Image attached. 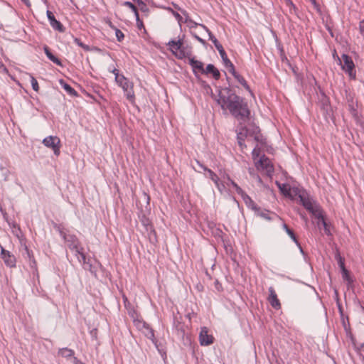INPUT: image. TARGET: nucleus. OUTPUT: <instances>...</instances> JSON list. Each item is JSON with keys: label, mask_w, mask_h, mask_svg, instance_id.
<instances>
[{"label": "nucleus", "mask_w": 364, "mask_h": 364, "mask_svg": "<svg viewBox=\"0 0 364 364\" xmlns=\"http://www.w3.org/2000/svg\"><path fill=\"white\" fill-rule=\"evenodd\" d=\"M185 37L184 34L179 35L178 36V39L176 40L174 38H171L167 43L166 46H168V49L171 53H174L173 49H178L181 48V45L185 44Z\"/></svg>", "instance_id": "nucleus-12"}, {"label": "nucleus", "mask_w": 364, "mask_h": 364, "mask_svg": "<svg viewBox=\"0 0 364 364\" xmlns=\"http://www.w3.org/2000/svg\"><path fill=\"white\" fill-rule=\"evenodd\" d=\"M326 30L328 31L329 34H330L331 36H333V31H332L331 28L330 26H326Z\"/></svg>", "instance_id": "nucleus-63"}, {"label": "nucleus", "mask_w": 364, "mask_h": 364, "mask_svg": "<svg viewBox=\"0 0 364 364\" xmlns=\"http://www.w3.org/2000/svg\"><path fill=\"white\" fill-rule=\"evenodd\" d=\"M226 179L228 181L229 186H232L234 188H235L238 185L232 181L228 175L226 176Z\"/></svg>", "instance_id": "nucleus-51"}, {"label": "nucleus", "mask_w": 364, "mask_h": 364, "mask_svg": "<svg viewBox=\"0 0 364 364\" xmlns=\"http://www.w3.org/2000/svg\"><path fill=\"white\" fill-rule=\"evenodd\" d=\"M215 48L218 50L219 54H223L225 52V49L223 48L222 44L220 43L217 46H215Z\"/></svg>", "instance_id": "nucleus-52"}, {"label": "nucleus", "mask_w": 364, "mask_h": 364, "mask_svg": "<svg viewBox=\"0 0 364 364\" xmlns=\"http://www.w3.org/2000/svg\"><path fill=\"white\" fill-rule=\"evenodd\" d=\"M210 180L215 183V186L221 181L216 174L211 177Z\"/></svg>", "instance_id": "nucleus-53"}, {"label": "nucleus", "mask_w": 364, "mask_h": 364, "mask_svg": "<svg viewBox=\"0 0 364 364\" xmlns=\"http://www.w3.org/2000/svg\"><path fill=\"white\" fill-rule=\"evenodd\" d=\"M63 237L67 244L68 248L72 250L76 249L77 246L80 245V242L77 237L73 235L63 234Z\"/></svg>", "instance_id": "nucleus-13"}, {"label": "nucleus", "mask_w": 364, "mask_h": 364, "mask_svg": "<svg viewBox=\"0 0 364 364\" xmlns=\"http://www.w3.org/2000/svg\"><path fill=\"white\" fill-rule=\"evenodd\" d=\"M301 204L316 218H321L322 210L320 205L314 200L310 198L306 193H301L298 194Z\"/></svg>", "instance_id": "nucleus-2"}, {"label": "nucleus", "mask_w": 364, "mask_h": 364, "mask_svg": "<svg viewBox=\"0 0 364 364\" xmlns=\"http://www.w3.org/2000/svg\"><path fill=\"white\" fill-rule=\"evenodd\" d=\"M333 58L335 60L337 61L338 64H341V57L340 58L337 53H336V49L333 50Z\"/></svg>", "instance_id": "nucleus-48"}, {"label": "nucleus", "mask_w": 364, "mask_h": 364, "mask_svg": "<svg viewBox=\"0 0 364 364\" xmlns=\"http://www.w3.org/2000/svg\"><path fill=\"white\" fill-rule=\"evenodd\" d=\"M74 43L77 45L79 47L82 48L85 51H90V47L87 45V44H85L80 38H74Z\"/></svg>", "instance_id": "nucleus-30"}, {"label": "nucleus", "mask_w": 364, "mask_h": 364, "mask_svg": "<svg viewBox=\"0 0 364 364\" xmlns=\"http://www.w3.org/2000/svg\"><path fill=\"white\" fill-rule=\"evenodd\" d=\"M58 354L64 358H70L74 355V351L68 348H63L59 350Z\"/></svg>", "instance_id": "nucleus-26"}, {"label": "nucleus", "mask_w": 364, "mask_h": 364, "mask_svg": "<svg viewBox=\"0 0 364 364\" xmlns=\"http://www.w3.org/2000/svg\"><path fill=\"white\" fill-rule=\"evenodd\" d=\"M134 92H127V99L129 100L131 102H134Z\"/></svg>", "instance_id": "nucleus-55"}, {"label": "nucleus", "mask_w": 364, "mask_h": 364, "mask_svg": "<svg viewBox=\"0 0 364 364\" xmlns=\"http://www.w3.org/2000/svg\"><path fill=\"white\" fill-rule=\"evenodd\" d=\"M210 96L223 110H229L237 119L249 118L250 112L247 102L235 92H210Z\"/></svg>", "instance_id": "nucleus-1"}, {"label": "nucleus", "mask_w": 364, "mask_h": 364, "mask_svg": "<svg viewBox=\"0 0 364 364\" xmlns=\"http://www.w3.org/2000/svg\"><path fill=\"white\" fill-rule=\"evenodd\" d=\"M84 249L80 245L77 246L76 249H73L71 251L74 253L75 256L77 257L78 262L82 264L83 268L85 270L90 271L92 274H96V269L93 267L91 259L90 258H87L85 254L83 252Z\"/></svg>", "instance_id": "nucleus-3"}, {"label": "nucleus", "mask_w": 364, "mask_h": 364, "mask_svg": "<svg viewBox=\"0 0 364 364\" xmlns=\"http://www.w3.org/2000/svg\"><path fill=\"white\" fill-rule=\"evenodd\" d=\"M173 15L174 16V17L176 18V19L177 20L180 27L181 28V22L183 21V18L182 16H181V14H179L178 12L176 11H173Z\"/></svg>", "instance_id": "nucleus-46"}, {"label": "nucleus", "mask_w": 364, "mask_h": 364, "mask_svg": "<svg viewBox=\"0 0 364 364\" xmlns=\"http://www.w3.org/2000/svg\"><path fill=\"white\" fill-rule=\"evenodd\" d=\"M58 83L65 91H75L65 80L60 79Z\"/></svg>", "instance_id": "nucleus-27"}, {"label": "nucleus", "mask_w": 364, "mask_h": 364, "mask_svg": "<svg viewBox=\"0 0 364 364\" xmlns=\"http://www.w3.org/2000/svg\"><path fill=\"white\" fill-rule=\"evenodd\" d=\"M186 24H187V26L190 29H192L193 28H196L197 26H200L201 27V26H200L201 23H196V21H194L192 19L186 20Z\"/></svg>", "instance_id": "nucleus-38"}, {"label": "nucleus", "mask_w": 364, "mask_h": 364, "mask_svg": "<svg viewBox=\"0 0 364 364\" xmlns=\"http://www.w3.org/2000/svg\"><path fill=\"white\" fill-rule=\"evenodd\" d=\"M1 257L4 260V264L9 267H15L16 264V259L15 256L9 251L6 250L1 246Z\"/></svg>", "instance_id": "nucleus-10"}, {"label": "nucleus", "mask_w": 364, "mask_h": 364, "mask_svg": "<svg viewBox=\"0 0 364 364\" xmlns=\"http://www.w3.org/2000/svg\"><path fill=\"white\" fill-rule=\"evenodd\" d=\"M316 219L320 220L321 222L323 223V227L325 233L327 235H331L329 225H328V223L325 220V219L323 218V213L321 214V218H316Z\"/></svg>", "instance_id": "nucleus-29"}, {"label": "nucleus", "mask_w": 364, "mask_h": 364, "mask_svg": "<svg viewBox=\"0 0 364 364\" xmlns=\"http://www.w3.org/2000/svg\"><path fill=\"white\" fill-rule=\"evenodd\" d=\"M313 5L314 9L316 11V12L321 16L322 15V10L321 8L320 4L316 1V0H309Z\"/></svg>", "instance_id": "nucleus-37"}, {"label": "nucleus", "mask_w": 364, "mask_h": 364, "mask_svg": "<svg viewBox=\"0 0 364 364\" xmlns=\"http://www.w3.org/2000/svg\"><path fill=\"white\" fill-rule=\"evenodd\" d=\"M46 16L49 23L55 18L53 13L50 11L49 9H47L46 11Z\"/></svg>", "instance_id": "nucleus-47"}, {"label": "nucleus", "mask_w": 364, "mask_h": 364, "mask_svg": "<svg viewBox=\"0 0 364 364\" xmlns=\"http://www.w3.org/2000/svg\"><path fill=\"white\" fill-rule=\"evenodd\" d=\"M203 85L204 88H205L206 90L208 89V90H210V91H213L210 86L208 83L203 82Z\"/></svg>", "instance_id": "nucleus-61"}, {"label": "nucleus", "mask_w": 364, "mask_h": 364, "mask_svg": "<svg viewBox=\"0 0 364 364\" xmlns=\"http://www.w3.org/2000/svg\"><path fill=\"white\" fill-rule=\"evenodd\" d=\"M235 191L237 194H239L241 197L245 193V192L238 186L235 188Z\"/></svg>", "instance_id": "nucleus-56"}, {"label": "nucleus", "mask_w": 364, "mask_h": 364, "mask_svg": "<svg viewBox=\"0 0 364 364\" xmlns=\"http://www.w3.org/2000/svg\"><path fill=\"white\" fill-rule=\"evenodd\" d=\"M255 166L258 171H262L269 176L274 172V166L269 158L262 155L257 161H255Z\"/></svg>", "instance_id": "nucleus-5"}, {"label": "nucleus", "mask_w": 364, "mask_h": 364, "mask_svg": "<svg viewBox=\"0 0 364 364\" xmlns=\"http://www.w3.org/2000/svg\"><path fill=\"white\" fill-rule=\"evenodd\" d=\"M191 33L193 36V37L196 40H197L198 42H200L203 46H205L206 45V41L204 39H203L202 38L198 36L196 33H193L192 31H191Z\"/></svg>", "instance_id": "nucleus-44"}, {"label": "nucleus", "mask_w": 364, "mask_h": 364, "mask_svg": "<svg viewBox=\"0 0 364 364\" xmlns=\"http://www.w3.org/2000/svg\"><path fill=\"white\" fill-rule=\"evenodd\" d=\"M247 130L242 129L240 132L237 134V141H245V138L246 137Z\"/></svg>", "instance_id": "nucleus-43"}, {"label": "nucleus", "mask_w": 364, "mask_h": 364, "mask_svg": "<svg viewBox=\"0 0 364 364\" xmlns=\"http://www.w3.org/2000/svg\"><path fill=\"white\" fill-rule=\"evenodd\" d=\"M122 5L129 8L132 10V11L134 13V14H137L139 12L136 6L131 1H124L122 3Z\"/></svg>", "instance_id": "nucleus-31"}, {"label": "nucleus", "mask_w": 364, "mask_h": 364, "mask_svg": "<svg viewBox=\"0 0 364 364\" xmlns=\"http://www.w3.org/2000/svg\"><path fill=\"white\" fill-rule=\"evenodd\" d=\"M107 23L108 26H109V28H112V30H115L117 28V27L112 23V21L110 20H109Z\"/></svg>", "instance_id": "nucleus-58"}, {"label": "nucleus", "mask_w": 364, "mask_h": 364, "mask_svg": "<svg viewBox=\"0 0 364 364\" xmlns=\"http://www.w3.org/2000/svg\"><path fill=\"white\" fill-rule=\"evenodd\" d=\"M237 143L242 150L243 149V148L246 147V145L244 144V141H237Z\"/></svg>", "instance_id": "nucleus-59"}, {"label": "nucleus", "mask_w": 364, "mask_h": 364, "mask_svg": "<svg viewBox=\"0 0 364 364\" xmlns=\"http://www.w3.org/2000/svg\"><path fill=\"white\" fill-rule=\"evenodd\" d=\"M276 184L282 194L291 198L297 196L300 192L298 188L291 187L288 183H281L277 181Z\"/></svg>", "instance_id": "nucleus-8"}, {"label": "nucleus", "mask_w": 364, "mask_h": 364, "mask_svg": "<svg viewBox=\"0 0 364 364\" xmlns=\"http://www.w3.org/2000/svg\"><path fill=\"white\" fill-rule=\"evenodd\" d=\"M242 198L248 208L255 211H259V208L246 193L242 196Z\"/></svg>", "instance_id": "nucleus-20"}, {"label": "nucleus", "mask_w": 364, "mask_h": 364, "mask_svg": "<svg viewBox=\"0 0 364 364\" xmlns=\"http://www.w3.org/2000/svg\"><path fill=\"white\" fill-rule=\"evenodd\" d=\"M201 27L207 32L208 35V40L210 41L214 46H217L220 43L219 41L217 38L213 35V33L210 31V30L204 24H200Z\"/></svg>", "instance_id": "nucleus-24"}, {"label": "nucleus", "mask_w": 364, "mask_h": 364, "mask_svg": "<svg viewBox=\"0 0 364 364\" xmlns=\"http://www.w3.org/2000/svg\"><path fill=\"white\" fill-rule=\"evenodd\" d=\"M352 94H353V92H349L346 97H347V100L348 102V107H349L350 112H351L353 116L356 117L357 114H358L357 113L358 105H357V102L354 103L353 96L352 95Z\"/></svg>", "instance_id": "nucleus-18"}, {"label": "nucleus", "mask_w": 364, "mask_h": 364, "mask_svg": "<svg viewBox=\"0 0 364 364\" xmlns=\"http://www.w3.org/2000/svg\"><path fill=\"white\" fill-rule=\"evenodd\" d=\"M320 95H321V97L322 98V100L323 101V105H327L328 103V99L326 97L325 92H320Z\"/></svg>", "instance_id": "nucleus-50"}, {"label": "nucleus", "mask_w": 364, "mask_h": 364, "mask_svg": "<svg viewBox=\"0 0 364 364\" xmlns=\"http://www.w3.org/2000/svg\"><path fill=\"white\" fill-rule=\"evenodd\" d=\"M226 178V176L224 177V181H221L217 186V188L218 191L221 194H224L225 193L230 194V190H229V183L228 181L225 179Z\"/></svg>", "instance_id": "nucleus-21"}, {"label": "nucleus", "mask_w": 364, "mask_h": 364, "mask_svg": "<svg viewBox=\"0 0 364 364\" xmlns=\"http://www.w3.org/2000/svg\"><path fill=\"white\" fill-rule=\"evenodd\" d=\"M220 58L223 61V64L225 68L232 63L231 60L228 58L226 52H225L223 54H220Z\"/></svg>", "instance_id": "nucleus-34"}, {"label": "nucleus", "mask_w": 364, "mask_h": 364, "mask_svg": "<svg viewBox=\"0 0 364 364\" xmlns=\"http://www.w3.org/2000/svg\"><path fill=\"white\" fill-rule=\"evenodd\" d=\"M42 143L47 148L51 149L55 156L60 154V139L57 136H48L43 139Z\"/></svg>", "instance_id": "nucleus-6"}, {"label": "nucleus", "mask_w": 364, "mask_h": 364, "mask_svg": "<svg viewBox=\"0 0 364 364\" xmlns=\"http://www.w3.org/2000/svg\"><path fill=\"white\" fill-rule=\"evenodd\" d=\"M49 23L54 30L60 33H64L65 31V27L60 21L57 20L56 18L52 20V21H50Z\"/></svg>", "instance_id": "nucleus-23"}, {"label": "nucleus", "mask_w": 364, "mask_h": 364, "mask_svg": "<svg viewBox=\"0 0 364 364\" xmlns=\"http://www.w3.org/2000/svg\"><path fill=\"white\" fill-rule=\"evenodd\" d=\"M188 60V63L191 67L193 73L197 78H199V73L204 75L205 68L204 67V63L203 62L196 59V57L193 55L190 57Z\"/></svg>", "instance_id": "nucleus-7"}, {"label": "nucleus", "mask_w": 364, "mask_h": 364, "mask_svg": "<svg viewBox=\"0 0 364 364\" xmlns=\"http://www.w3.org/2000/svg\"><path fill=\"white\" fill-rule=\"evenodd\" d=\"M0 68H2L4 72H8L6 67L1 60H0Z\"/></svg>", "instance_id": "nucleus-62"}, {"label": "nucleus", "mask_w": 364, "mask_h": 364, "mask_svg": "<svg viewBox=\"0 0 364 364\" xmlns=\"http://www.w3.org/2000/svg\"><path fill=\"white\" fill-rule=\"evenodd\" d=\"M43 49L49 60L60 67H63L62 60L52 53L50 48L48 46L44 45Z\"/></svg>", "instance_id": "nucleus-14"}, {"label": "nucleus", "mask_w": 364, "mask_h": 364, "mask_svg": "<svg viewBox=\"0 0 364 364\" xmlns=\"http://www.w3.org/2000/svg\"><path fill=\"white\" fill-rule=\"evenodd\" d=\"M74 364H83L81 361L77 359V358L74 357Z\"/></svg>", "instance_id": "nucleus-64"}, {"label": "nucleus", "mask_w": 364, "mask_h": 364, "mask_svg": "<svg viewBox=\"0 0 364 364\" xmlns=\"http://www.w3.org/2000/svg\"><path fill=\"white\" fill-rule=\"evenodd\" d=\"M204 75H211L213 78L215 80H219L221 77L220 70L212 63H209L206 65Z\"/></svg>", "instance_id": "nucleus-16"}, {"label": "nucleus", "mask_w": 364, "mask_h": 364, "mask_svg": "<svg viewBox=\"0 0 364 364\" xmlns=\"http://www.w3.org/2000/svg\"><path fill=\"white\" fill-rule=\"evenodd\" d=\"M197 164L199 165L200 168H202L205 171L207 172L206 176L208 177L210 179L211 178V177L215 175V173L212 170L208 168L207 167L201 164L199 161H197Z\"/></svg>", "instance_id": "nucleus-35"}, {"label": "nucleus", "mask_w": 364, "mask_h": 364, "mask_svg": "<svg viewBox=\"0 0 364 364\" xmlns=\"http://www.w3.org/2000/svg\"><path fill=\"white\" fill-rule=\"evenodd\" d=\"M342 272V277L344 280H346L348 282V283H351L353 281L349 275V272L346 269H344L341 270Z\"/></svg>", "instance_id": "nucleus-39"}, {"label": "nucleus", "mask_w": 364, "mask_h": 364, "mask_svg": "<svg viewBox=\"0 0 364 364\" xmlns=\"http://www.w3.org/2000/svg\"><path fill=\"white\" fill-rule=\"evenodd\" d=\"M234 78L244 87L246 91H252L245 79L239 73L234 76Z\"/></svg>", "instance_id": "nucleus-25"}, {"label": "nucleus", "mask_w": 364, "mask_h": 364, "mask_svg": "<svg viewBox=\"0 0 364 364\" xmlns=\"http://www.w3.org/2000/svg\"><path fill=\"white\" fill-rule=\"evenodd\" d=\"M260 154L261 149L258 146V145H257L252 151V159L255 162L258 161L257 158L260 156Z\"/></svg>", "instance_id": "nucleus-32"}, {"label": "nucleus", "mask_w": 364, "mask_h": 364, "mask_svg": "<svg viewBox=\"0 0 364 364\" xmlns=\"http://www.w3.org/2000/svg\"><path fill=\"white\" fill-rule=\"evenodd\" d=\"M285 2L287 4V5L290 7V9H289L290 13L292 12V10L294 12H296L297 11L296 6L293 3V1L291 0H285Z\"/></svg>", "instance_id": "nucleus-41"}, {"label": "nucleus", "mask_w": 364, "mask_h": 364, "mask_svg": "<svg viewBox=\"0 0 364 364\" xmlns=\"http://www.w3.org/2000/svg\"><path fill=\"white\" fill-rule=\"evenodd\" d=\"M134 16H135V18H136V27L139 29V30H141L143 29L144 30V33H146V30L144 27V23L143 21L141 20L140 17H139V12L137 14H134Z\"/></svg>", "instance_id": "nucleus-28"}, {"label": "nucleus", "mask_w": 364, "mask_h": 364, "mask_svg": "<svg viewBox=\"0 0 364 364\" xmlns=\"http://www.w3.org/2000/svg\"><path fill=\"white\" fill-rule=\"evenodd\" d=\"M360 33L364 37V19L359 22Z\"/></svg>", "instance_id": "nucleus-49"}, {"label": "nucleus", "mask_w": 364, "mask_h": 364, "mask_svg": "<svg viewBox=\"0 0 364 364\" xmlns=\"http://www.w3.org/2000/svg\"><path fill=\"white\" fill-rule=\"evenodd\" d=\"M258 215H259L261 217L265 218V219H269V218L267 216V213H264V212H260V210H259V211H256Z\"/></svg>", "instance_id": "nucleus-57"}, {"label": "nucleus", "mask_w": 364, "mask_h": 364, "mask_svg": "<svg viewBox=\"0 0 364 364\" xmlns=\"http://www.w3.org/2000/svg\"><path fill=\"white\" fill-rule=\"evenodd\" d=\"M283 228L284 229V230L286 231V232L287 233V235L291 238V240L296 243V245L298 246V247L299 248L300 250V252L304 254V250L300 245V243L299 242V241L297 240L294 232L289 229L288 228V226L286 225V224H284L283 225Z\"/></svg>", "instance_id": "nucleus-22"}, {"label": "nucleus", "mask_w": 364, "mask_h": 364, "mask_svg": "<svg viewBox=\"0 0 364 364\" xmlns=\"http://www.w3.org/2000/svg\"><path fill=\"white\" fill-rule=\"evenodd\" d=\"M27 7H30L31 4L29 0H21Z\"/></svg>", "instance_id": "nucleus-60"}, {"label": "nucleus", "mask_w": 364, "mask_h": 364, "mask_svg": "<svg viewBox=\"0 0 364 364\" xmlns=\"http://www.w3.org/2000/svg\"><path fill=\"white\" fill-rule=\"evenodd\" d=\"M341 70L347 74L350 78L354 79L356 76L355 63L352 58L347 53L341 55V64H338Z\"/></svg>", "instance_id": "nucleus-4"}, {"label": "nucleus", "mask_w": 364, "mask_h": 364, "mask_svg": "<svg viewBox=\"0 0 364 364\" xmlns=\"http://www.w3.org/2000/svg\"><path fill=\"white\" fill-rule=\"evenodd\" d=\"M30 78H31V84L32 86V89L33 90V91H38L39 86H38V82L37 80L32 75H30Z\"/></svg>", "instance_id": "nucleus-36"}, {"label": "nucleus", "mask_w": 364, "mask_h": 364, "mask_svg": "<svg viewBox=\"0 0 364 364\" xmlns=\"http://www.w3.org/2000/svg\"><path fill=\"white\" fill-rule=\"evenodd\" d=\"M214 338L208 334V330L206 327L200 328L199 334V341L201 346H209L213 343Z\"/></svg>", "instance_id": "nucleus-11"}, {"label": "nucleus", "mask_w": 364, "mask_h": 364, "mask_svg": "<svg viewBox=\"0 0 364 364\" xmlns=\"http://www.w3.org/2000/svg\"><path fill=\"white\" fill-rule=\"evenodd\" d=\"M114 31L115 32L117 41L118 42H122L124 39V34L123 33V32L117 28Z\"/></svg>", "instance_id": "nucleus-33"}, {"label": "nucleus", "mask_w": 364, "mask_h": 364, "mask_svg": "<svg viewBox=\"0 0 364 364\" xmlns=\"http://www.w3.org/2000/svg\"><path fill=\"white\" fill-rule=\"evenodd\" d=\"M115 80L119 84L124 91H127L128 88V80L123 75H120L119 73H115Z\"/></svg>", "instance_id": "nucleus-19"}, {"label": "nucleus", "mask_w": 364, "mask_h": 364, "mask_svg": "<svg viewBox=\"0 0 364 364\" xmlns=\"http://www.w3.org/2000/svg\"><path fill=\"white\" fill-rule=\"evenodd\" d=\"M139 6V9L143 13H149V9L147 5L143 1L138 5Z\"/></svg>", "instance_id": "nucleus-42"}, {"label": "nucleus", "mask_w": 364, "mask_h": 364, "mask_svg": "<svg viewBox=\"0 0 364 364\" xmlns=\"http://www.w3.org/2000/svg\"><path fill=\"white\" fill-rule=\"evenodd\" d=\"M181 11V14L185 17L183 22L186 23V20L191 19V18H190L188 13L186 10L182 9Z\"/></svg>", "instance_id": "nucleus-54"}, {"label": "nucleus", "mask_w": 364, "mask_h": 364, "mask_svg": "<svg viewBox=\"0 0 364 364\" xmlns=\"http://www.w3.org/2000/svg\"><path fill=\"white\" fill-rule=\"evenodd\" d=\"M274 38L276 48L279 52V57L282 61H287V57L286 55L283 45L282 44L280 40L277 37L275 32H272Z\"/></svg>", "instance_id": "nucleus-17"}, {"label": "nucleus", "mask_w": 364, "mask_h": 364, "mask_svg": "<svg viewBox=\"0 0 364 364\" xmlns=\"http://www.w3.org/2000/svg\"><path fill=\"white\" fill-rule=\"evenodd\" d=\"M336 258L338 261V266L341 268V269L343 270V269H346L345 264H344V259L341 257V256L339 254H338L336 255Z\"/></svg>", "instance_id": "nucleus-40"}, {"label": "nucleus", "mask_w": 364, "mask_h": 364, "mask_svg": "<svg viewBox=\"0 0 364 364\" xmlns=\"http://www.w3.org/2000/svg\"><path fill=\"white\" fill-rule=\"evenodd\" d=\"M174 53H172L176 58L182 60L187 58L188 60L190 57L193 56L192 48L188 45L183 44L178 49H173Z\"/></svg>", "instance_id": "nucleus-9"}, {"label": "nucleus", "mask_w": 364, "mask_h": 364, "mask_svg": "<svg viewBox=\"0 0 364 364\" xmlns=\"http://www.w3.org/2000/svg\"><path fill=\"white\" fill-rule=\"evenodd\" d=\"M225 68L228 70V71L232 75L233 77L237 73L232 63L225 67Z\"/></svg>", "instance_id": "nucleus-45"}, {"label": "nucleus", "mask_w": 364, "mask_h": 364, "mask_svg": "<svg viewBox=\"0 0 364 364\" xmlns=\"http://www.w3.org/2000/svg\"><path fill=\"white\" fill-rule=\"evenodd\" d=\"M269 293L268 301L274 309H279L281 304L273 287L269 288Z\"/></svg>", "instance_id": "nucleus-15"}]
</instances>
